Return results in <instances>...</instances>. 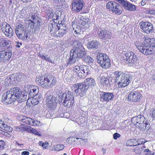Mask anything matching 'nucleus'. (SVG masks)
I'll return each mask as SVG.
<instances>
[{"mask_svg": "<svg viewBox=\"0 0 155 155\" xmlns=\"http://www.w3.org/2000/svg\"><path fill=\"white\" fill-rule=\"evenodd\" d=\"M25 77L23 74H16L14 76V79L15 81H19L21 79L24 78Z\"/></svg>", "mask_w": 155, "mask_h": 155, "instance_id": "nucleus-41", "label": "nucleus"}, {"mask_svg": "<svg viewBox=\"0 0 155 155\" xmlns=\"http://www.w3.org/2000/svg\"><path fill=\"white\" fill-rule=\"evenodd\" d=\"M122 8L121 6L120 5L116 8L114 9V12L116 14H120L122 12Z\"/></svg>", "mask_w": 155, "mask_h": 155, "instance_id": "nucleus-46", "label": "nucleus"}, {"mask_svg": "<svg viewBox=\"0 0 155 155\" xmlns=\"http://www.w3.org/2000/svg\"><path fill=\"white\" fill-rule=\"evenodd\" d=\"M85 90H87L90 87L93 88L96 85L94 79L91 78H87L83 82Z\"/></svg>", "mask_w": 155, "mask_h": 155, "instance_id": "nucleus-17", "label": "nucleus"}, {"mask_svg": "<svg viewBox=\"0 0 155 155\" xmlns=\"http://www.w3.org/2000/svg\"><path fill=\"white\" fill-rule=\"evenodd\" d=\"M120 137V135L117 133H115L113 134V138L115 140H117V138Z\"/></svg>", "mask_w": 155, "mask_h": 155, "instance_id": "nucleus-59", "label": "nucleus"}, {"mask_svg": "<svg viewBox=\"0 0 155 155\" xmlns=\"http://www.w3.org/2000/svg\"><path fill=\"white\" fill-rule=\"evenodd\" d=\"M63 97L64 98L63 102L64 106L70 107L73 105L74 101V97L72 93L68 91L67 94H64Z\"/></svg>", "mask_w": 155, "mask_h": 155, "instance_id": "nucleus-8", "label": "nucleus"}, {"mask_svg": "<svg viewBox=\"0 0 155 155\" xmlns=\"http://www.w3.org/2000/svg\"><path fill=\"white\" fill-rule=\"evenodd\" d=\"M34 94L32 95V96H31V98H29L27 100V102H31L32 105H35L38 104L39 100L41 98L39 96H38V94Z\"/></svg>", "mask_w": 155, "mask_h": 155, "instance_id": "nucleus-25", "label": "nucleus"}, {"mask_svg": "<svg viewBox=\"0 0 155 155\" xmlns=\"http://www.w3.org/2000/svg\"><path fill=\"white\" fill-rule=\"evenodd\" d=\"M72 45L74 48L71 50L76 51L78 49L81 48V47H83L81 43L78 40H75L73 41Z\"/></svg>", "mask_w": 155, "mask_h": 155, "instance_id": "nucleus-33", "label": "nucleus"}, {"mask_svg": "<svg viewBox=\"0 0 155 155\" xmlns=\"http://www.w3.org/2000/svg\"><path fill=\"white\" fill-rule=\"evenodd\" d=\"M140 28L147 34L152 32L153 31L152 25L148 22H141L140 23Z\"/></svg>", "mask_w": 155, "mask_h": 155, "instance_id": "nucleus-15", "label": "nucleus"}, {"mask_svg": "<svg viewBox=\"0 0 155 155\" xmlns=\"http://www.w3.org/2000/svg\"><path fill=\"white\" fill-rule=\"evenodd\" d=\"M12 55L10 51H0V60L4 62L8 61L11 58Z\"/></svg>", "mask_w": 155, "mask_h": 155, "instance_id": "nucleus-21", "label": "nucleus"}, {"mask_svg": "<svg viewBox=\"0 0 155 155\" xmlns=\"http://www.w3.org/2000/svg\"><path fill=\"white\" fill-rule=\"evenodd\" d=\"M80 31L78 29L77 30L74 28L72 31V33L77 35H78L80 34Z\"/></svg>", "mask_w": 155, "mask_h": 155, "instance_id": "nucleus-57", "label": "nucleus"}, {"mask_svg": "<svg viewBox=\"0 0 155 155\" xmlns=\"http://www.w3.org/2000/svg\"><path fill=\"white\" fill-rule=\"evenodd\" d=\"M72 91L75 92L77 95L81 97H84L86 95V90H84L83 83L75 84L71 87Z\"/></svg>", "mask_w": 155, "mask_h": 155, "instance_id": "nucleus-6", "label": "nucleus"}, {"mask_svg": "<svg viewBox=\"0 0 155 155\" xmlns=\"http://www.w3.org/2000/svg\"><path fill=\"white\" fill-rule=\"evenodd\" d=\"M27 132L28 133H31L35 134L36 133H37V131L36 130L29 126H28V128L27 129Z\"/></svg>", "mask_w": 155, "mask_h": 155, "instance_id": "nucleus-47", "label": "nucleus"}, {"mask_svg": "<svg viewBox=\"0 0 155 155\" xmlns=\"http://www.w3.org/2000/svg\"><path fill=\"white\" fill-rule=\"evenodd\" d=\"M12 94V91L7 92L4 94L2 96V99L8 104H11L17 100V95L14 96Z\"/></svg>", "mask_w": 155, "mask_h": 155, "instance_id": "nucleus-10", "label": "nucleus"}, {"mask_svg": "<svg viewBox=\"0 0 155 155\" xmlns=\"http://www.w3.org/2000/svg\"><path fill=\"white\" fill-rule=\"evenodd\" d=\"M51 79L50 76H48L47 77L45 76L37 77L36 82L41 87L47 88L49 87V81H51Z\"/></svg>", "mask_w": 155, "mask_h": 155, "instance_id": "nucleus-7", "label": "nucleus"}, {"mask_svg": "<svg viewBox=\"0 0 155 155\" xmlns=\"http://www.w3.org/2000/svg\"><path fill=\"white\" fill-rule=\"evenodd\" d=\"M56 98L54 96H50L47 98L46 102L47 107L51 109H54L57 106Z\"/></svg>", "mask_w": 155, "mask_h": 155, "instance_id": "nucleus-18", "label": "nucleus"}, {"mask_svg": "<svg viewBox=\"0 0 155 155\" xmlns=\"http://www.w3.org/2000/svg\"><path fill=\"white\" fill-rule=\"evenodd\" d=\"M101 83L104 85H107L109 83V81L107 78L104 76H102L101 77Z\"/></svg>", "mask_w": 155, "mask_h": 155, "instance_id": "nucleus-45", "label": "nucleus"}, {"mask_svg": "<svg viewBox=\"0 0 155 155\" xmlns=\"http://www.w3.org/2000/svg\"><path fill=\"white\" fill-rule=\"evenodd\" d=\"M54 14L53 12H49L47 14L48 17V19L51 18Z\"/></svg>", "mask_w": 155, "mask_h": 155, "instance_id": "nucleus-58", "label": "nucleus"}, {"mask_svg": "<svg viewBox=\"0 0 155 155\" xmlns=\"http://www.w3.org/2000/svg\"><path fill=\"white\" fill-rule=\"evenodd\" d=\"M22 32H18L16 33V34L17 35V37L20 39L22 40L24 39L25 38H23V34H21Z\"/></svg>", "mask_w": 155, "mask_h": 155, "instance_id": "nucleus-53", "label": "nucleus"}, {"mask_svg": "<svg viewBox=\"0 0 155 155\" xmlns=\"http://www.w3.org/2000/svg\"><path fill=\"white\" fill-rule=\"evenodd\" d=\"M144 151L145 153V155H154V153L150 150L149 149H145Z\"/></svg>", "mask_w": 155, "mask_h": 155, "instance_id": "nucleus-50", "label": "nucleus"}, {"mask_svg": "<svg viewBox=\"0 0 155 155\" xmlns=\"http://www.w3.org/2000/svg\"><path fill=\"white\" fill-rule=\"evenodd\" d=\"M112 36L111 32L109 31L102 30L100 31L99 34V36L101 39H109Z\"/></svg>", "mask_w": 155, "mask_h": 155, "instance_id": "nucleus-23", "label": "nucleus"}, {"mask_svg": "<svg viewBox=\"0 0 155 155\" xmlns=\"http://www.w3.org/2000/svg\"><path fill=\"white\" fill-rule=\"evenodd\" d=\"M1 29L5 35L8 37L10 36V34L12 35V29L9 24L6 22L2 23L1 26Z\"/></svg>", "mask_w": 155, "mask_h": 155, "instance_id": "nucleus-19", "label": "nucleus"}, {"mask_svg": "<svg viewBox=\"0 0 155 155\" xmlns=\"http://www.w3.org/2000/svg\"><path fill=\"white\" fill-rule=\"evenodd\" d=\"M123 7L126 10L130 12L134 11L136 10V5L132 4L127 1L124 4Z\"/></svg>", "mask_w": 155, "mask_h": 155, "instance_id": "nucleus-26", "label": "nucleus"}, {"mask_svg": "<svg viewBox=\"0 0 155 155\" xmlns=\"http://www.w3.org/2000/svg\"><path fill=\"white\" fill-rule=\"evenodd\" d=\"M139 51L146 55H149L154 53L155 51V45L152 44L150 46L143 47L142 48L140 47L138 48Z\"/></svg>", "mask_w": 155, "mask_h": 155, "instance_id": "nucleus-11", "label": "nucleus"}, {"mask_svg": "<svg viewBox=\"0 0 155 155\" xmlns=\"http://www.w3.org/2000/svg\"><path fill=\"white\" fill-rule=\"evenodd\" d=\"M51 18L52 20V21H54L56 23L59 24V20L61 19V17L59 14L58 12H56L54 13Z\"/></svg>", "mask_w": 155, "mask_h": 155, "instance_id": "nucleus-35", "label": "nucleus"}, {"mask_svg": "<svg viewBox=\"0 0 155 155\" xmlns=\"http://www.w3.org/2000/svg\"><path fill=\"white\" fill-rule=\"evenodd\" d=\"M60 25V24L56 23L54 21H51L48 26V30L50 32L54 31V32L57 33L56 32L57 29H58V26Z\"/></svg>", "mask_w": 155, "mask_h": 155, "instance_id": "nucleus-27", "label": "nucleus"}, {"mask_svg": "<svg viewBox=\"0 0 155 155\" xmlns=\"http://www.w3.org/2000/svg\"><path fill=\"white\" fill-rule=\"evenodd\" d=\"M116 2L114 1L108 2L106 5V8L110 11H113L114 9V6H115Z\"/></svg>", "mask_w": 155, "mask_h": 155, "instance_id": "nucleus-38", "label": "nucleus"}, {"mask_svg": "<svg viewBox=\"0 0 155 155\" xmlns=\"http://www.w3.org/2000/svg\"><path fill=\"white\" fill-rule=\"evenodd\" d=\"M97 62L102 68L107 69L111 65L110 60L108 57L103 53H98L97 56Z\"/></svg>", "mask_w": 155, "mask_h": 155, "instance_id": "nucleus-2", "label": "nucleus"}, {"mask_svg": "<svg viewBox=\"0 0 155 155\" xmlns=\"http://www.w3.org/2000/svg\"><path fill=\"white\" fill-rule=\"evenodd\" d=\"M49 144L48 142H45V143H43V144H42V147H43L46 149L47 148V147L48 146Z\"/></svg>", "mask_w": 155, "mask_h": 155, "instance_id": "nucleus-62", "label": "nucleus"}, {"mask_svg": "<svg viewBox=\"0 0 155 155\" xmlns=\"http://www.w3.org/2000/svg\"><path fill=\"white\" fill-rule=\"evenodd\" d=\"M127 145L129 146H137L136 140L131 139L128 140L126 143Z\"/></svg>", "mask_w": 155, "mask_h": 155, "instance_id": "nucleus-42", "label": "nucleus"}, {"mask_svg": "<svg viewBox=\"0 0 155 155\" xmlns=\"http://www.w3.org/2000/svg\"><path fill=\"white\" fill-rule=\"evenodd\" d=\"M26 31H24V34H23V38H25L24 39H22L23 40H26L28 37V34L27 32H26Z\"/></svg>", "mask_w": 155, "mask_h": 155, "instance_id": "nucleus-60", "label": "nucleus"}, {"mask_svg": "<svg viewBox=\"0 0 155 155\" xmlns=\"http://www.w3.org/2000/svg\"><path fill=\"white\" fill-rule=\"evenodd\" d=\"M83 60L84 62L88 63H92L94 61V60L92 58H91L89 56H87L86 55L85 57L83 58Z\"/></svg>", "mask_w": 155, "mask_h": 155, "instance_id": "nucleus-43", "label": "nucleus"}, {"mask_svg": "<svg viewBox=\"0 0 155 155\" xmlns=\"http://www.w3.org/2000/svg\"><path fill=\"white\" fill-rule=\"evenodd\" d=\"M40 56L42 59L45 60L50 63H53L52 60L50 56L46 55L45 53L42 54H39Z\"/></svg>", "mask_w": 155, "mask_h": 155, "instance_id": "nucleus-39", "label": "nucleus"}, {"mask_svg": "<svg viewBox=\"0 0 155 155\" xmlns=\"http://www.w3.org/2000/svg\"><path fill=\"white\" fill-rule=\"evenodd\" d=\"M54 2L57 4H61L64 1V0H53Z\"/></svg>", "mask_w": 155, "mask_h": 155, "instance_id": "nucleus-61", "label": "nucleus"}, {"mask_svg": "<svg viewBox=\"0 0 155 155\" xmlns=\"http://www.w3.org/2000/svg\"><path fill=\"white\" fill-rule=\"evenodd\" d=\"M126 121L122 122L121 123L120 128L122 130L124 129L126 127Z\"/></svg>", "mask_w": 155, "mask_h": 155, "instance_id": "nucleus-54", "label": "nucleus"}, {"mask_svg": "<svg viewBox=\"0 0 155 155\" xmlns=\"http://www.w3.org/2000/svg\"><path fill=\"white\" fill-rule=\"evenodd\" d=\"M84 3L83 0H73L72 3L71 9L74 11L79 12L83 8Z\"/></svg>", "mask_w": 155, "mask_h": 155, "instance_id": "nucleus-9", "label": "nucleus"}, {"mask_svg": "<svg viewBox=\"0 0 155 155\" xmlns=\"http://www.w3.org/2000/svg\"><path fill=\"white\" fill-rule=\"evenodd\" d=\"M74 54L71 50L70 57L66 61V64L67 66L72 65L76 62L77 58L75 57V55Z\"/></svg>", "mask_w": 155, "mask_h": 155, "instance_id": "nucleus-28", "label": "nucleus"}, {"mask_svg": "<svg viewBox=\"0 0 155 155\" xmlns=\"http://www.w3.org/2000/svg\"><path fill=\"white\" fill-rule=\"evenodd\" d=\"M140 125H142V127L139 128L140 129L144 130H148L149 129V126L148 123L147 121H145V120H144V121H142L141 124Z\"/></svg>", "mask_w": 155, "mask_h": 155, "instance_id": "nucleus-44", "label": "nucleus"}, {"mask_svg": "<svg viewBox=\"0 0 155 155\" xmlns=\"http://www.w3.org/2000/svg\"><path fill=\"white\" fill-rule=\"evenodd\" d=\"M82 27L85 29L88 28L91 25L90 20L88 19H84L81 22Z\"/></svg>", "mask_w": 155, "mask_h": 155, "instance_id": "nucleus-34", "label": "nucleus"}, {"mask_svg": "<svg viewBox=\"0 0 155 155\" xmlns=\"http://www.w3.org/2000/svg\"><path fill=\"white\" fill-rule=\"evenodd\" d=\"M137 56L132 51L127 52L123 57L124 62L129 63L130 66L135 64L137 61Z\"/></svg>", "mask_w": 155, "mask_h": 155, "instance_id": "nucleus-4", "label": "nucleus"}, {"mask_svg": "<svg viewBox=\"0 0 155 155\" xmlns=\"http://www.w3.org/2000/svg\"><path fill=\"white\" fill-rule=\"evenodd\" d=\"M8 91H10V92L12 91V94H13V95L14 96H16L17 94L18 95H17V99H19L21 94V92L19 91L18 88L17 87L13 88L10 90Z\"/></svg>", "mask_w": 155, "mask_h": 155, "instance_id": "nucleus-32", "label": "nucleus"}, {"mask_svg": "<svg viewBox=\"0 0 155 155\" xmlns=\"http://www.w3.org/2000/svg\"><path fill=\"white\" fill-rule=\"evenodd\" d=\"M147 12L150 15H155V9H150L147 10Z\"/></svg>", "mask_w": 155, "mask_h": 155, "instance_id": "nucleus-56", "label": "nucleus"}, {"mask_svg": "<svg viewBox=\"0 0 155 155\" xmlns=\"http://www.w3.org/2000/svg\"><path fill=\"white\" fill-rule=\"evenodd\" d=\"M11 79L10 78H7L5 80V85L6 86H9L11 85Z\"/></svg>", "mask_w": 155, "mask_h": 155, "instance_id": "nucleus-49", "label": "nucleus"}, {"mask_svg": "<svg viewBox=\"0 0 155 155\" xmlns=\"http://www.w3.org/2000/svg\"><path fill=\"white\" fill-rule=\"evenodd\" d=\"M28 126H25L24 125L22 124L21 125L17 127L16 128L17 131L21 133H23L25 131H27V129L28 128Z\"/></svg>", "mask_w": 155, "mask_h": 155, "instance_id": "nucleus-40", "label": "nucleus"}, {"mask_svg": "<svg viewBox=\"0 0 155 155\" xmlns=\"http://www.w3.org/2000/svg\"><path fill=\"white\" fill-rule=\"evenodd\" d=\"M24 90L25 92L29 94L30 96H32L33 94L34 95L37 94L39 92L38 87L36 86L26 85Z\"/></svg>", "mask_w": 155, "mask_h": 155, "instance_id": "nucleus-14", "label": "nucleus"}, {"mask_svg": "<svg viewBox=\"0 0 155 155\" xmlns=\"http://www.w3.org/2000/svg\"><path fill=\"white\" fill-rule=\"evenodd\" d=\"M99 43L96 40L89 41L87 44V48H89L97 49L98 47Z\"/></svg>", "mask_w": 155, "mask_h": 155, "instance_id": "nucleus-30", "label": "nucleus"}, {"mask_svg": "<svg viewBox=\"0 0 155 155\" xmlns=\"http://www.w3.org/2000/svg\"><path fill=\"white\" fill-rule=\"evenodd\" d=\"M142 95L138 91L131 92L128 96V99L134 102L139 101Z\"/></svg>", "mask_w": 155, "mask_h": 155, "instance_id": "nucleus-13", "label": "nucleus"}, {"mask_svg": "<svg viewBox=\"0 0 155 155\" xmlns=\"http://www.w3.org/2000/svg\"><path fill=\"white\" fill-rule=\"evenodd\" d=\"M136 142L137 146L144 143L145 142L143 139H139L137 140H136Z\"/></svg>", "mask_w": 155, "mask_h": 155, "instance_id": "nucleus-51", "label": "nucleus"}, {"mask_svg": "<svg viewBox=\"0 0 155 155\" xmlns=\"http://www.w3.org/2000/svg\"><path fill=\"white\" fill-rule=\"evenodd\" d=\"M79 49H78L77 50H71V52L74 53L75 57L76 58H83L86 56V51L84 47H81Z\"/></svg>", "mask_w": 155, "mask_h": 155, "instance_id": "nucleus-22", "label": "nucleus"}, {"mask_svg": "<svg viewBox=\"0 0 155 155\" xmlns=\"http://www.w3.org/2000/svg\"><path fill=\"white\" fill-rule=\"evenodd\" d=\"M151 40L148 37L144 36L142 39V42L140 44L138 45L137 43H135V44L137 48H139L140 47L142 48L143 47L149 46H150Z\"/></svg>", "mask_w": 155, "mask_h": 155, "instance_id": "nucleus-20", "label": "nucleus"}, {"mask_svg": "<svg viewBox=\"0 0 155 155\" xmlns=\"http://www.w3.org/2000/svg\"><path fill=\"white\" fill-rule=\"evenodd\" d=\"M20 120L23 123L32 126H40L41 125V123L37 120H35L31 118L23 117Z\"/></svg>", "mask_w": 155, "mask_h": 155, "instance_id": "nucleus-16", "label": "nucleus"}, {"mask_svg": "<svg viewBox=\"0 0 155 155\" xmlns=\"http://www.w3.org/2000/svg\"><path fill=\"white\" fill-rule=\"evenodd\" d=\"M142 121H140V122H137V125H135V126H136L137 127L139 128H142V125H140L141 124Z\"/></svg>", "mask_w": 155, "mask_h": 155, "instance_id": "nucleus-63", "label": "nucleus"}, {"mask_svg": "<svg viewBox=\"0 0 155 155\" xmlns=\"http://www.w3.org/2000/svg\"><path fill=\"white\" fill-rule=\"evenodd\" d=\"M114 96L112 93L101 92L100 94V100L107 103L113 100Z\"/></svg>", "mask_w": 155, "mask_h": 155, "instance_id": "nucleus-12", "label": "nucleus"}, {"mask_svg": "<svg viewBox=\"0 0 155 155\" xmlns=\"http://www.w3.org/2000/svg\"><path fill=\"white\" fill-rule=\"evenodd\" d=\"M29 152L27 151H24L21 152V154L22 155H29Z\"/></svg>", "mask_w": 155, "mask_h": 155, "instance_id": "nucleus-64", "label": "nucleus"}, {"mask_svg": "<svg viewBox=\"0 0 155 155\" xmlns=\"http://www.w3.org/2000/svg\"><path fill=\"white\" fill-rule=\"evenodd\" d=\"M27 20L29 21V25L30 26L31 28L32 29L31 30L34 29L35 30L40 26V21L36 13H31L29 15Z\"/></svg>", "mask_w": 155, "mask_h": 155, "instance_id": "nucleus-5", "label": "nucleus"}, {"mask_svg": "<svg viewBox=\"0 0 155 155\" xmlns=\"http://www.w3.org/2000/svg\"><path fill=\"white\" fill-rule=\"evenodd\" d=\"M89 67L81 65L76 66L73 69L74 74L77 75L78 77L84 78L89 74Z\"/></svg>", "mask_w": 155, "mask_h": 155, "instance_id": "nucleus-3", "label": "nucleus"}, {"mask_svg": "<svg viewBox=\"0 0 155 155\" xmlns=\"http://www.w3.org/2000/svg\"><path fill=\"white\" fill-rule=\"evenodd\" d=\"M114 75L116 86L118 88L125 87L130 82V76L129 74H125L120 71H115Z\"/></svg>", "mask_w": 155, "mask_h": 155, "instance_id": "nucleus-1", "label": "nucleus"}, {"mask_svg": "<svg viewBox=\"0 0 155 155\" xmlns=\"http://www.w3.org/2000/svg\"><path fill=\"white\" fill-rule=\"evenodd\" d=\"M145 119L143 116L138 115L137 117H133L131 120L132 123L134 125H137V122H140V121H144V120Z\"/></svg>", "mask_w": 155, "mask_h": 155, "instance_id": "nucleus-29", "label": "nucleus"}, {"mask_svg": "<svg viewBox=\"0 0 155 155\" xmlns=\"http://www.w3.org/2000/svg\"><path fill=\"white\" fill-rule=\"evenodd\" d=\"M26 27L24 25L21 23H18L16 26L15 33L18 32H23L25 31Z\"/></svg>", "mask_w": 155, "mask_h": 155, "instance_id": "nucleus-31", "label": "nucleus"}, {"mask_svg": "<svg viewBox=\"0 0 155 155\" xmlns=\"http://www.w3.org/2000/svg\"><path fill=\"white\" fill-rule=\"evenodd\" d=\"M59 26H58V27H59ZM66 27H64L63 28H60L58 27V29H57V31L59 30L58 33L57 35V37H62L66 32Z\"/></svg>", "mask_w": 155, "mask_h": 155, "instance_id": "nucleus-37", "label": "nucleus"}, {"mask_svg": "<svg viewBox=\"0 0 155 155\" xmlns=\"http://www.w3.org/2000/svg\"><path fill=\"white\" fill-rule=\"evenodd\" d=\"M0 128H1L2 130H5L7 131H10V128L9 126L5 124V123L0 120Z\"/></svg>", "mask_w": 155, "mask_h": 155, "instance_id": "nucleus-36", "label": "nucleus"}, {"mask_svg": "<svg viewBox=\"0 0 155 155\" xmlns=\"http://www.w3.org/2000/svg\"><path fill=\"white\" fill-rule=\"evenodd\" d=\"M10 43V42L7 39L0 37V49H6Z\"/></svg>", "mask_w": 155, "mask_h": 155, "instance_id": "nucleus-24", "label": "nucleus"}, {"mask_svg": "<svg viewBox=\"0 0 155 155\" xmlns=\"http://www.w3.org/2000/svg\"><path fill=\"white\" fill-rule=\"evenodd\" d=\"M64 148L63 145H57L54 147V149L56 151H59L62 150Z\"/></svg>", "mask_w": 155, "mask_h": 155, "instance_id": "nucleus-48", "label": "nucleus"}, {"mask_svg": "<svg viewBox=\"0 0 155 155\" xmlns=\"http://www.w3.org/2000/svg\"><path fill=\"white\" fill-rule=\"evenodd\" d=\"M50 78L52 79L51 80V81H49V87L54 85L55 83V80H54V78L52 76L50 77Z\"/></svg>", "mask_w": 155, "mask_h": 155, "instance_id": "nucleus-52", "label": "nucleus"}, {"mask_svg": "<svg viewBox=\"0 0 155 155\" xmlns=\"http://www.w3.org/2000/svg\"><path fill=\"white\" fill-rule=\"evenodd\" d=\"M5 145V142L3 140L0 141V150L4 149Z\"/></svg>", "mask_w": 155, "mask_h": 155, "instance_id": "nucleus-55", "label": "nucleus"}]
</instances>
